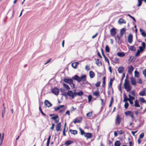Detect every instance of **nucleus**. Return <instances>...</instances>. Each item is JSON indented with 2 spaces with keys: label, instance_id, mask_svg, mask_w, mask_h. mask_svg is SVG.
<instances>
[{
  "label": "nucleus",
  "instance_id": "4d7b16f0",
  "mask_svg": "<svg viewBox=\"0 0 146 146\" xmlns=\"http://www.w3.org/2000/svg\"><path fill=\"white\" fill-rule=\"evenodd\" d=\"M85 69L87 70H90V66L88 65H86L85 67Z\"/></svg>",
  "mask_w": 146,
  "mask_h": 146
},
{
  "label": "nucleus",
  "instance_id": "0e129e2a",
  "mask_svg": "<svg viewBox=\"0 0 146 146\" xmlns=\"http://www.w3.org/2000/svg\"><path fill=\"white\" fill-rule=\"evenodd\" d=\"M4 137V133H3V135H2V137H1V143L0 144V145L2 144V142H3V139Z\"/></svg>",
  "mask_w": 146,
  "mask_h": 146
},
{
  "label": "nucleus",
  "instance_id": "bb28decb",
  "mask_svg": "<svg viewBox=\"0 0 146 146\" xmlns=\"http://www.w3.org/2000/svg\"><path fill=\"white\" fill-rule=\"evenodd\" d=\"M69 131L72 134H73L74 135L77 134L78 133L77 131L76 130H73L70 129L69 130Z\"/></svg>",
  "mask_w": 146,
  "mask_h": 146
},
{
  "label": "nucleus",
  "instance_id": "4468645a",
  "mask_svg": "<svg viewBox=\"0 0 146 146\" xmlns=\"http://www.w3.org/2000/svg\"><path fill=\"white\" fill-rule=\"evenodd\" d=\"M110 32L111 35L112 36L115 35L116 34V29L114 28L111 29L110 30Z\"/></svg>",
  "mask_w": 146,
  "mask_h": 146
},
{
  "label": "nucleus",
  "instance_id": "412c9836",
  "mask_svg": "<svg viewBox=\"0 0 146 146\" xmlns=\"http://www.w3.org/2000/svg\"><path fill=\"white\" fill-rule=\"evenodd\" d=\"M79 63L78 62H75L72 63V66L74 69L77 68V66L78 64Z\"/></svg>",
  "mask_w": 146,
  "mask_h": 146
},
{
  "label": "nucleus",
  "instance_id": "49530a36",
  "mask_svg": "<svg viewBox=\"0 0 146 146\" xmlns=\"http://www.w3.org/2000/svg\"><path fill=\"white\" fill-rule=\"evenodd\" d=\"M77 92L72 93V99H74L75 97L76 96H77Z\"/></svg>",
  "mask_w": 146,
  "mask_h": 146
},
{
  "label": "nucleus",
  "instance_id": "1a4fd4ad",
  "mask_svg": "<svg viewBox=\"0 0 146 146\" xmlns=\"http://www.w3.org/2000/svg\"><path fill=\"white\" fill-rule=\"evenodd\" d=\"M82 118L81 117H78L75 119L74 121V123H79L81 122Z\"/></svg>",
  "mask_w": 146,
  "mask_h": 146
},
{
  "label": "nucleus",
  "instance_id": "cd10ccee",
  "mask_svg": "<svg viewBox=\"0 0 146 146\" xmlns=\"http://www.w3.org/2000/svg\"><path fill=\"white\" fill-rule=\"evenodd\" d=\"M123 102H126L127 101H129V98H127L125 94H124L123 96Z\"/></svg>",
  "mask_w": 146,
  "mask_h": 146
},
{
  "label": "nucleus",
  "instance_id": "09e8293b",
  "mask_svg": "<svg viewBox=\"0 0 146 146\" xmlns=\"http://www.w3.org/2000/svg\"><path fill=\"white\" fill-rule=\"evenodd\" d=\"M104 58L105 61L106 62L108 63V64H109L110 62L108 58L106 56L104 57Z\"/></svg>",
  "mask_w": 146,
  "mask_h": 146
},
{
  "label": "nucleus",
  "instance_id": "393cba45",
  "mask_svg": "<svg viewBox=\"0 0 146 146\" xmlns=\"http://www.w3.org/2000/svg\"><path fill=\"white\" fill-rule=\"evenodd\" d=\"M89 76L91 78H93L95 76V73L93 71H91L89 72Z\"/></svg>",
  "mask_w": 146,
  "mask_h": 146
},
{
  "label": "nucleus",
  "instance_id": "774afa93",
  "mask_svg": "<svg viewBox=\"0 0 146 146\" xmlns=\"http://www.w3.org/2000/svg\"><path fill=\"white\" fill-rule=\"evenodd\" d=\"M65 114V115L68 114V116H70V113L69 111V110H67V111L66 112Z\"/></svg>",
  "mask_w": 146,
  "mask_h": 146
},
{
  "label": "nucleus",
  "instance_id": "79ce46f5",
  "mask_svg": "<svg viewBox=\"0 0 146 146\" xmlns=\"http://www.w3.org/2000/svg\"><path fill=\"white\" fill-rule=\"evenodd\" d=\"M135 77L136 78H138L139 76V73L136 70H135Z\"/></svg>",
  "mask_w": 146,
  "mask_h": 146
},
{
  "label": "nucleus",
  "instance_id": "bf43d9fd",
  "mask_svg": "<svg viewBox=\"0 0 146 146\" xmlns=\"http://www.w3.org/2000/svg\"><path fill=\"white\" fill-rule=\"evenodd\" d=\"M100 82H98L96 84L95 86L96 87H98L99 86H100Z\"/></svg>",
  "mask_w": 146,
  "mask_h": 146
},
{
  "label": "nucleus",
  "instance_id": "ddd939ff",
  "mask_svg": "<svg viewBox=\"0 0 146 146\" xmlns=\"http://www.w3.org/2000/svg\"><path fill=\"white\" fill-rule=\"evenodd\" d=\"M117 71L119 73H122L124 71V67L123 66H120L117 69Z\"/></svg>",
  "mask_w": 146,
  "mask_h": 146
},
{
  "label": "nucleus",
  "instance_id": "72a5a7b5",
  "mask_svg": "<svg viewBox=\"0 0 146 146\" xmlns=\"http://www.w3.org/2000/svg\"><path fill=\"white\" fill-rule=\"evenodd\" d=\"M60 91L62 93H63V94H62L63 95L65 96H66V93L65 92V90L64 89L61 88L60 89Z\"/></svg>",
  "mask_w": 146,
  "mask_h": 146
},
{
  "label": "nucleus",
  "instance_id": "58836bf2",
  "mask_svg": "<svg viewBox=\"0 0 146 146\" xmlns=\"http://www.w3.org/2000/svg\"><path fill=\"white\" fill-rule=\"evenodd\" d=\"M145 90L143 89V91L139 93V95L141 96H144L145 93Z\"/></svg>",
  "mask_w": 146,
  "mask_h": 146
},
{
  "label": "nucleus",
  "instance_id": "c85d7f7f",
  "mask_svg": "<svg viewBox=\"0 0 146 146\" xmlns=\"http://www.w3.org/2000/svg\"><path fill=\"white\" fill-rule=\"evenodd\" d=\"M113 80H112L111 78H110V81L108 84V88H111L112 86L113 81Z\"/></svg>",
  "mask_w": 146,
  "mask_h": 146
},
{
  "label": "nucleus",
  "instance_id": "9d476101",
  "mask_svg": "<svg viewBox=\"0 0 146 146\" xmlns=\"http://www.w3.org/2000/svg\"><path fill=\"white\" fill-rule=\"evenodd\" d=\"M61 124L60 122L58 123L56 125V130L57 131H61Z\"/></svg>",
  "mask_w": 146,
  "mask_h": 146
},
{
  "label": "nucleus",
  "instance_id": "6ab92c4d",
  "mask_svg": "<svg viewBox=\"0 0 146 146\" xmlns=\"http://www.w3.org/2000/svg\"><path fill=\"white\" fill-rule=\"evenodd\" d=\"M73 142V141L70 140H67L65 142L64 145L66 146H68L72 144Z\"/></svg>",
  "mask_w": 146,
  "mask_h": 146
},
{
  "label": "nucleus",
  "instance_id": "c03bdc74",
  "mask_svg": "<svg viewBox=\"0 0 146 146\" xmlns=\"http://www.w3.org/2000/svg\"><path fill=\"white\" fill-rule=\"evenodd\" d=\"M92 112L91 111L87 113L86 114V115L88 117H90L92 115Z\"/></svg>",
  "mask_w": 146,
  "mask_h": 146
},
{
  "label": "nucleus",
  "instance_id": "7c9ffc66",
  "mask_svg": "<svg viewBox=\"0 0 146 146\" xmlns=\"http://www.w3.org/2000/svg\"><path fill=\"white\" fill-rule=\"evenodd\" d=\"M73 92L71 90H69L67 93H66V96L68 95L72 97V94Z\"/></svg>",
  "mask_w": 146,
  "mask_h": 146
},
{
  "label": "nucleus",
  "instance_id": "a18cd8bd",
  "mask_svg": "<svg viewBox=\"0 0 146 146\" xmlns=\"http://www.w3.org/2000/svg\"><path fill=\"white\" fill-rule=\"evenodd\" d=\"M143 0H138V4L137 5L138 7H140L142 3V1Z\"/></svg>",
  "mask_w": 146,
  "mask_h": 146
},
{
  "label": "nucleus",
  "instance_id": "13d9d810",
  "mask_svg": "<svg viewBox=\"0 0 146 146\" xmlns=\"http://www.w3.org/2000/svg\"><path fill=\"white\" fill-rule=\"evenodd\" d=\"M39 110L42 114V115H44V116H45L46 115V114L44 113L43 112V111H42V110L41 109L40 107V106L39 107Z\"/></svg>",
  "mask_w": 146,
  "mask_h": 146
},
{
  "label": "nucleus",
  "instance_id": "ea45409f",
  "mask_svg": "<svg viewBox=\"0 0 146 146\" xmlns=\"http://www.w3.org/2000/svg\"><path fill=\"white\" fill-rule=\"evenodd\" d=\"M77 95L79 96H81L83 94V92L82 91H80L78 92H77Z\"/></svg>",
  "mask_w": 146,
  "mask_h": 146
},
{
  "label": "nucleus",
  "instance_id": "0eeeda50",
  "mask_svg": "<svg viewBox=\"0 0 146 146\" xmlns=\"http://www.w3.org/2000/svg\"><path fill=\"white\" fill-rule=\"evenodd\" d=\"M52 92L56 95H58L59 93L58 89L56 88H54L52 89Z\"/></svg>",
  "mask_w": 146,
  "mask_h": 146
},
{
  "label": "nucleus",
  "instance_id": "b1692460",
  "mask_svg": "<svg viewBox=\"0 0 146 146\" xmlns=\"http://www.w3.org/2000/svg\"><path fill=\"white\" fill-rule=\"evenodd\" d=\"M93 96L97 97H99L100 96V94L98 91L94 92L93 93Z\"/></svg>",
  "mask_w": 146,
  "mask_h": 146
},
{
  "label": "nucleus",
  "instance_id": "9b49d317",
  "mask_svg": "<svg viewBox=\"0 0 146 146\" xmlns=\"http://www.w3.org/2000/svg\"><path fill=\"white\" fill-rule=\"evenodd\" d=\"M128 41L130 44H131L133 41V35L132 34H130L128 37Z\"/></svg>",
  "mask_w": 146,
  "mask_h": 146
},
{
  "label": "nucleus",
  "instance_id": "aec40b11",
  "mask_svg": "<svg viewBox=\"0 0 146 146\" xmlns=\"http://www.w3.org/2000/svg\"><path fill=\"white\" fill-rule=\"evenodd\" d=\"M134 106L135 107L139 108L140 107V105L139 103V101L137 100H136L135 101Z\"/></svg>",
  "mask_w": 146,
  "mask_h": 146
},
{
  "label": "nucleus",
  "instance_id": "a211bd4d",
  "mask_svg": "<svg viewBox=\"0 0 146 146\" xmlns=\"http://www.w3.org/2000/svg\"><path fill=\"white\" fill-rule=\"evenodd\" d=\"M95 60L96 61V63L98 66H102V62L100 60H99V59L95 58Z\"/></svg>",
  "mask_w": 146,
  "mask_h": 146
},
{
  "label": "nucleus",
  "instance_id": "39448f33",
  "mask_svg": "<svg viewBox=\"0 0 146 146\" xmlns=\"http://www.w3.org/2000/svg\"><path fill=\"white\" fill-rule=\"evenodd\" d=\"M125 114L126 116L129 115L133 119H134L133 113L131 111H128L125 112Z\"/></svg>",
  "mask_w": 146,
  "mask_h": 146
},
{
  "label": "nucleus",
  "instance_id": "7ed1b4c3",
  "mask_svg": "<svg viewBox=\"0 0 146 146\" xmlns=\"http://www.w3.org/2000/svg\"><path fill=\"white\" fill-rule=\"evenodd\" d=\"M60 108L62 109L59 110V113H63L64 111L66 109V107L64 105H60L58 106L54 107V109L55 111H56L59 110Z\"/></svg>",
  "mask_w": 146,
  "mask_h": 146
},
{
  "label": "nucleus",
  "instance_id": "de8ad7c7",
  "mask_svg": "<svg viewBox=\"0 0 146 146\" xmlns=\"http://www.w3.org/2000/svg\"><path fill=\"white\" fill-rule=\"evenodd\" d=\"M92 96L91 95H89L88 96V102H90L92 99Z\"/></svg>",
  "mask_w": 146,
  "mask_h": 146
},
{
  "label": "nucleus",
  "instance_id": "20e7f679",
  "mask_svg": "<svg viewBox=\"0 0 146 146\" xmlns=\"http://www.w3.org/2000/svg\"><path fill=\"white\" fill-rule=\"evenodd\" d=\"M63 80L65 82L70 84L71 86H72V85L74 87V84L73 83V81L72 79L65 78Z\"/></svg>",
  "mask_w": 146,
  "mask_h": 146
},
{
  "label": "nucleus",
  "instance_id": "338daca9",
  "mask_svg": "<svg viewBox=\"0 0 146 146\" xmlns=\"http://www.w3.org/2000/svg\"><path fill=\"white\" fill-rule=\"evenodd\" d=\"M131 95H132L133 96H135V92L134 90H132L131 91Z\"/></svg>",
  "mask_w": 146,
  "mask_h": 146
},
{
  "label": "nucleus",
  "instance_id": "c756f323",
  "mask_svg": "<svg viewBox=\"0 0 146 146\" xmlns=\"http://www.w3.org/2000/svg\"><path fill=\"white\" fill-rule=\"evenodd\" d=\"M117 55L121 57H123L125 56V54L124 52H119L117 54Z\"/></svg>",
  "mask_w": 146,
  "mask_h": 146
},
{
  "label": "nucleus",
  "instance_id": "dca6fc26",
  "mask_svg": "<svg viewBox=\"0 0 146 146\" xmlns=\"http://www.w3.org/2000/svg\"><path fill=\"white\" fill-rule=\"evenodd\" d=\"M131 84L134 86L136 85V82L135 78L133 77L131 78Z\"/></svg>",
  "mask_w": 146,
  "mask_h": 146
},
{
  "label": "nucleus",
  "instance_id": "052dcab7",
  "mask_svg": "<svg viewBox=\"0 0 146 146\" xmlns=\"http://www.w3.org/2000/svg\"><path fill=\"white\" fill-rule=\"evenodd\" d=\"M5 109H6L5 107V106H4V107H3V109L2 110V114H5Z\"/></svg>",
  "mask_w": 146,
  "mask_h": 146
},
{
  "label": "nucleus",
  "instance_id": "680f3d73",
  "mask_svg": "<svg viewBox=\"0 0 146 146\" xmlns=\"http://www.w3.org/2000/svg\"><path fill=\"white\" fill-rule=\"evenodd\" d=\"M54 123H52V126L50 127V129L51 130H53L54 129Z\"/></svg>",
  "mask_w": 146,
  "mask_h": 146
},
{
  "label": "nucleus",
  "instance_id": "2f4dec72",
  "mask_svg": "<svg viewBox=\"0 0 146 146\" xmlns=\"http://www.w3.org/2000/svg\"><path fill=\"white\" fill-rule=\"evenodd\" d=\"M121 143L119 141H117L114 143L115 146H120Z\"/></svg>",
  "mask_w": 146,
  "mask_h": 146
},
{
  "label": "nucleus",
  "instance_id": "e2e57ef3",
  "mask_svg": "<svg viewBox=\"0 0 146 146\" xmlns=\"http://www.w3.org/2000/svg\"><path fill=\"white\" fill-rule=\"evenodd\" d=\"M143 73L144 76L146 77V69L144 70L143 71Z\"/></svg>",
  "mask_w": 146,
  "mask_h": 146
},
{
  "label": "nucleus",
  "instance_id": "3c124183",
  "mask_svg": "<svg viewBox=\"0 0 146 146\" xmlns=\"http://www.w3.org/2000/svg\"><path fill=\"white\" fill-rule=\"evenodd\" d=\"M144 136V133H141L139 135V138L140 139H142L143 138Z\"/></svg>",
  "mask_w": 146,
  "mask_h": 146
},
{
  "label": "nucleus",
  "instance_id": "8fccbe9b",
  "mask_svg": "<svg viewBox=\"0 0 146 146\" xmlns=\"http://www.w3.org/2000/svg\"><path fill=\"white\" fill-rule=\"evenodd\" d=\"M129 106V104L127 102H125L124 104V107L125 109H127Z\"/></svg>",
  "mask_w": 146,
  "mask_h": 146
},
{
  "label": "nucleus",
  "instance_id": "a878e982",
  "mask_svg": "<svg viewBox=\"0 0 146 146\" xmlns=\"http://www.w3.org/2000/svg\"><path fill=\"white\" fill-rule=\"evenodd\" d=\"M134 69L133 67L132 66H131L128 67V72L129 73H131Z\"/></svg>",
  "mask_w": 146,
  "mask_h": 146
},
{
  "label": "nucleus",
  "instance_id": "4be33fe9",
  "mask_svg": "<svg viewBox=\"0 0 146 146\" xmlns=\"http://www.w3.org/2000/svg\"><path fill=\"white\" fill-rule=\"evenodd\" d=\"M118 23L119 24H121L122 23L125 24L126 22L123 19L120 18L118 20Z\"/></svg>",
  "mask_w": 146,
  "mask_h": 146
},
{
  "label": "nucleus",
  "instance_id": "6e6d98bb",
  "mask_svg": "<svg viewBox=\"0 0 146 146\" xmlns=\"http://www.w3.org/2000/svg\"><path fill=\"white\" fill-rule=\"evenodd\" d=\"M139 50L141 52L143 51L145 49V48H143L142 46L139 47Z\"/></svg>",
  "mask_w": 146,
  "mask_h": 146
},
{
  "label": "nucleus",
  "instance_id": "37998d69",
  "mask_svg": "<svg viewBox=\"0 0 146 146\" xmlns=\"http://www.w3.org/2000/svg\"><path fill=\"white\" fill-rule=\"evenodd\" d=\"M113 101V97H111V100L110 101V104L109 105V107H111V106Z\"/></svg>",
  "mask_w": 146,
  "mask_h": 146
},
{
  "label": "nucleus",
  "instance_id": "2eb2a0df",
  "mask_svg": "<svg viewBox=\"0 0 146 146\" xmlns=\"http://www.w3.org/2000/svg\"><path fill=\"white\" fill-rule=\"evenodd\" d=\"M44 103L45 105L48 108L51 107L52 105V104L48 100H46L45 101Z\"/></svg>",
  "mask_w": 146,
  "mask_h": 146
},
{
  "label": "nucleus",
  "instance_id": "603ef678",
  "mask_svg": "<svg viewBox=\"0 0 146 146\" xmlns=\"http://www.w3.org/2000/svg\"><path fill=\"white\" fill-rule=\"evenodd\" d=\"M79 130L80 131V134L81 135H83V134L84 135V134L86 133H85L84 131L82 130L81 128H79Z\"/></svg>",
  "mask_w": 146,
  "mask_h": 146
},
{
  "label": "nucleus",
  "instance_id": "5701e85b",
  "mask_svg": "<svg viewBox=\"0 0 146 146\" xmlns=\"http://www.w3.org/2000/svg\"><path fill=\"white\" fill-rule=\"evenodd\" d=\"M125 29L124 28H122L120 31V35L121 36H122L125 33Z\"/></svg>",
  "mask_w": 146,
  "mask_h": 146
},
{
  "label": "nucleus",
  "instance_id": "e433bc0d",
  "mask_svg": "<svg viewBox=\"0 0 146 146\" xmlns=\"http://www.w3.org/2000/svg\"><path fill=\"white\" fill-rule=\"evenodd\" d=\"M128 96L129 100H133L135 99V98L133 96H132L129 94H128Z\"/></svg>",
  "mask_w": 146,
  "mask_h": 146
},
{
  "label": "nucleus",
  "instance_id": "5fc2aeb1",
  "mask_svg": "<svg viewBox=\"0 0 146 146\" xmlns=\"http://www.w3.org/2000/svg\"><path fill=\"white\" fill-rule=\"evenodd\" d=\"M140 52H141L139 50H137V51L135 54V56L136 57H137L139 55V54Z\"/></svg>",
  "mask_w": 146,
  "mask_h": 146
},
{
  "label": "nucleus",
  "instance_id": "423d86ee",
  "mask_svg": "<svg viewBox=\"0 0 146 146\" xmlns=\"http://www.w3.org/2000/svg\"><path fill=\"white\" fill-rule=\"evenodd\" d=\"M121 121V118L120 117L119 115H117L115 119V123L116 124L119 125Z\"/></svg>",
  "mask_w": 146,
  "mask_h": 146
},
{
  "label": "nucleus",
  "instance_id": "69168bd1",
  "mask_svg": "<svg viewBox=\"0 0 146 146\" xmlns=\"http://www.w3.org/2000/svg\"><path fill=\"white\" fill-rule=\"evenodd\" d=\"M101 50L102 54L103 56V57H104L106 56L104 54L103 49L101 48Z\"/></svg>",
  "mask_w": 146,
  "mask_h": 146
},
{
  "label": "nucleus",
  "instance_id": "a19ab883",
  "mask_svg": "<svg viewBox=\"0 0 146 146\" xmlns=\"http://www.w3.org/2000/svg\"><path fill=\"white\" fill-rule=\"evenodd\" d=\"M105 51L106 52H110V50L109 46L108 45H106L105 47Z\"/></svg>",
  "mask_w": 146,
  "mask_h": 146
},
{
  "label": "nucleus",
  "instance_id": "f03ea898",
  "mask_svg": "<svg viewBox=\"0 0 146 146\" xmlns=\"http://www.w3.org/2000/svg\"><path fill=\"white\" fill-rule=\"evenodd\" d=\"M124 86L127 92H129L131 90L132 87L130 86L129 81L127 80V78L125 80Z\"/></svg>",
  "mask_w": 146,
  "mask_h": 146
},
{
  "label": "nucleus",
  "instance_id": "6e6552de",
  "mask_svg": "<svg viewBox=\"0 0 146 146\" xmlns=\"http://www.w3.org/2000/svg\"><path fill=\"white\" fill-rule=\"evenodd\" d=\"M51 119L52 120H54V122L56 123H58L59 120V119L58 117V116L57 115H56L54 117H52Z\"/></svg>",
  "mask_w": 146,
  "mask_h": 146
},
{
  "label": "nucleus",
  "instance_id": "f704fd0d",
  "mask_svg": "<svg viewBox=\"0 0 146 146\" xmlns=\"http://www.w3.org/2000/svg\"><path fill=\"white\" fill-rule=\"evenodd\" d=\"M66 125V122H65L64 124V128L63 131V135L64 136H65L66 135V134L65 132Z\"/></svg>",
  "mask_w": 146,
  "mask_h": 146
},
{
  "label": "nucleus",
  "instance_id": "f8f14e48",
  "mask_svg": "<svg viewBox=\"0 0 146 146\" xmlns=\"http://www.w3.org/2000/svg\"><path fill=\"white\" fill-rule=\"evenodd\" d=\"M84 136L87 139H90L92 137V135L91 133H87L84 134Z\"/></svg>",
  "mask_w": 146,
  "mask_h": 146
},
{
  "label": "nucleus",
  "instance_id": "864d4df0",
  "mask_svg": "<svg viewBox=\"0 0 146 146\" xmlns=\"http://www.w3.org/2000/svg\"><path fill=\"white\" fill-rule=\"evenodd\" d=\"M127 15L128 16H129L130 18H131V19H132L133 20L135 21V22H136V21L135 19V18L133 17H132L131 15H129V14H127Z\"/></svg>",
  "mask_w": 146,
  "mask_h": 146
},
{
  "label": "nucleus",
  "instance_id": "c9c22d12",
  "mask_svg": "<svg viewBox=\"0 0 146 146\" xmlns=\"http://www.w3.org/2000/svg\"><path fill=\"white\" fill-rule=\"evenodd\" d=\"M129 49L131 51H135L136 50V49L134 46H131L130 47Z\"/></svg>",
  "mask_w": 146,
  "mask_h": 146
},
{
  "label": "nucleus",
  "instance_id": "4c0bfd02",
  "mask_svg": "<svg viewBox=\"0 0 146 146\" xmlns=\"http://www.w3.org/2000/svg\"><path fill=\"white\" fill-rule=\"evenodd\" d=\"M139 100L140 102L142 103H144L145 102V101L144 100L143 98H139Z\"/></svg>",
  "mask_w": 146,
  "mask_h": 146
},
{
  "label": "nucleus",
  "instance_id": "f3484780",
  "mask_svg": "<svg viewBox=\"0 0 146 146\" xmlns=\"http://www.w3.org/2000/svg\"><path fill=\"white\" fill-rule=\"evenodd\" d=\"M139 31L141 33V35L143 37H146V33L143 29L141 28H140Z\"/></svg>",
  "mask_w": 146,
  "mask_h": 146
},
{
  "label": "nucleus",
  "instance_id": "f257e3e1",
  "mask_svg": "<svg viewBox=\"0 0 146 146\" xmlns=\"http://www.w3.org/2000/svg\"><path fill=\"white\" fill-rule=\"evenodd\" d=\"M72 78L73 80H76L78 82H80L81 81H86V76L85 75H82L80 77L76 75L73 77Z\"/></svg>",
  "mask_w": 146,
  "mask_h": 146
},
{
  "label": "nucleus",
  "instance_id": "473e14b6",
  "mask_svg": "<svg viewBox=\"0 0 146 146\" xmlns=\"http://www.w3.org/2000/svg\"><path fill=\"white\" fill-rule=\"evenodd\" d=\"M63 86L67 90H69L70 89V87L67 84L64 83L63 84Z\"/></svg>",
  "mask_w": 146,
  "mask_h": 146
}]
</instances>
